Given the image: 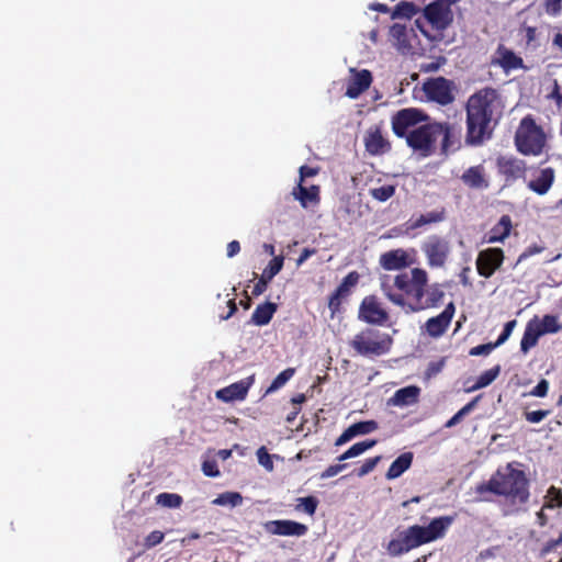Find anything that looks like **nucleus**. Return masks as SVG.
<instances>
[{"instance_id":"nucleus-1","label":"nucleus","mask_w":562,"mask_h":562,"mask_svg":"<svg viewBox=\"0 0 562 562\" xmlns=\"http://www.w3.org/2000/svg\"><path fill=\"white\" fill-rule=\"evenodd\" d=\"M502 111V100L498 91L484 87L468 99L465 143L481 146L493 136Z\"/></svg>"},{"instance_id":"nucleus-2","label":"nucleus","mask_w":562,"mask_h":562,"mask_svg":"<svg viewBox=\"0 0 562 562\" xmlns=\"http://www.w3.org/2000/svg\"><path fill=\"white\" fill-rule=\"evenodd\" d=\"M477 501L487 502L486 494L504 496L513 505H525L530 497L529 480L522 470H518L508 463L504 469H498L486 482L475 486Z\"/></svg>"},{"instance_id":"nucleus-3","label":"nucleus","mask_w":562,"mask_h":562,"mask_svg":"<svg viewBox=\"0 0 562 562\" xmlns=\"http://www.w3.org/2000/svg\"><path fill=\"white\" fill-rule=\"evenodd\" d=\"M427 283V271L423 268H413L409 272H401L394 278L384 276L381 279V289L393 304L403 307L406 312H415V307L425 294Z\"/></svg>"},{"instance_id":"nucleus-4","label":"nucleus","mask_w":562,"mask_h":562,"mask_svg":"<svg viewBox=\"0 0 562 562\" xmlns=\"http://www.w3.org/2000/svg\"><path fill=\"white\" fill-rule=\"evenodd\" d=\"M456 516H440L431 519L427 526L413 525L397 531L395 538L387 543L386 550L392 557H398L423 544L436 541L446 536Z\"/></svg>"},{"instance_id":"nucleus-5","label":"nucleus","mask_w":562,"mask_h":562,"mask_svg":"<svg viewBox=\"0 0 562 562\" xmlns=\"http://www.w3.org/2000/svg\"><path fill=\"white\" fill-rule=\"evenodd\" d=\"M451 137V127L448 123L426 121L409 132L406 144L420 156L429 157L436 153L439 139L441 153L446 154L452 146Z\"/></svg>"},{"instance_id":"nucleus-6","label":"nucleus","mask_w":562,"mask_h":562,"mask_svg":"<svg viewBox=\"0 0 562 562\" xmlns=\"http://www.w3.org/2000/svg\"><path fill=\"white\" fill-rule=\"evenodd\" d=\"M517 150L525 156H539L546 147V134L532 115L524 116L514 137Z\"/></svg>"},{"instance_id":"nucleus-7","label":"nucleus","mask_w":562,"mask_h":562,"mask_svg":"<svg viewBox=\"0 0 562 562\" xmlns=\"http://www.w3.org/2000/svg\"><path fill=\"white\" fill-rule=\"evenodd\" d=\"M393 345L392 337L374 328H364L355 335L350 347L362 357H381L390 352Z\"/></svg>"},{"instance_id":"nucleus-8","label":"nucleus","mask_w":562,"mask_h":562,"mask_svg":"<svg viewBox=\"0 0 562 562\" xmlns=\"http://www.w3.org/2000/svg\"><path fill=\"white\" fill-rule=\"evenodd\" d=\"M420 249L430 268H443L451 255L450 241L437 234L429 235L422 244Z\"/></svg>"},{"instance_id":"nucleus-9","label":"nucleus","mask_w":562,"mask_h":562,"mask_svg":"<svg viewBox=\"0 0 562 562\" xmlns=\"http://www.w3.org/2000/svg\"><path fill=\"white\" fill-rule=\"evenodd\" d=\"M428 119L429 116L417 108L401 109L392 116V131L397 137H405L407 140L409 132Z\"/></svg>"},{"instance_id":"nucleus-10","label":"nucleus","mask_w":562,"mask_h":562,"mask_svg":"<svg viewBox=\"0 0 562 562\" xmlns=\"http://www.w3.org/2000/svg\"><path fill=\"white\" fill-rule=\"evenodd\" d=\"M358 318L369 325L384 326L390 319V314L378 296L367 295L359 305Z\"/></svg>"},{"instance_id":"nucleus-11","label":"nucleus","mask_w":562,"mask_h":562,"mask_svg":"<svg viewBox=\"0 0 562 562\" xmlns=\"http://www.w3.org/2000/svg\"><path fill=\"white\" fill-rule=\"evenodd\" d=\"M423 90L428 100L440 105H448L454 101V83L445 77L426 80L423 85Z\"/></svg>"},{"instance_id":"nucleus-12","label":"nucleus","mask_w":562,"mask_h":562,"mask_svg":"<svg viewBox=\"0 0 562 562\" xmlns=\"http://www.w3.org/2000/svg\"><path fill=\"white\" fill-rule=\"evenodd\" d=\"M496 169L506 183H514L526 178L527 164L525 160L513 155H499L496 158Z\"/></svg>"},{"instance_id":"nucleus-13","label":"nucleus","mask_w":562,"mask_h":562,"mask_svg":"<svg viewBox=\"0 0 562 562\" xmlns=\"http://www.w3.org/2000/svg\"><path fill=\"white\" fill-rule=\"evenodd\" d=\"M360 276L357 271H350L337 286V289L328 297V308L330 311V318H334L336 314L340 313L341 304L346 301L350 294L352 288L359 282Z\"/></svg>"},{"instance_id":"nucleus-14","label":"nucleus","mask_w":562,"mask_h":562,"mask_svg":"<svg viewBox=\"0 0 562 562\" xmlns=\"http://www.w3.org/2000/svg\"><path fill=\"white\" fill-rule=\"evenodd\" d=\"M505 259L503 249L497 247L481 250L476 258V270L481 277L491 278L501 268Z\"/></svg>"},{"instance_id":"nucleus-15","label":"nucleus","mask_w":562,"mask_h":562,"mask_svg":"<svg viewBox=\"0 0 562 562\" xmlns=\"http://www.w3.org/2000/svg\"><path fill=\"white\" fill-rule=\"evenodd\" d=\"M424 15L431 26L437 31L446 30L453 21L451 8L445 2L437 0L424 9Z\"/></svg>"},{"instance_id":"nucleus-16","label":"nucleus","mask_w":562,"mask_h":562,"mask_svg":"<svg viewBox=\"0 0 562 562\" xmlns=\"http://www.w3.org/2000/svg\"><path fill=\"white\" fill-rule=\"evenodd\" d=\"M456 306L453 302L446 305L445 310L437 316L430 317L426 321L423 329L431 338L441 337L450 326V323L454 316Z\"/></svg>"},{"instance_id":"nucleus-17","label":"nucleus","mask_w":562,"mask_h":562,"mask_svg":"<svg viewBox=\"0 0 562 562\" xmlns=\"http://www.w3.org/2000/svg\"><path fill=\"white\" fill-rule=\"evenodd\" d=\"M255 382V375L245 378L238 382L232 383L226 387L217 390L215 393L216 398L225 403L235 401H243L246 398L249 389Z\"/></svg>"},{"instance_id":"nucleus-18","label":"nucleus","mask_w":562,"mask_h":562,"mask_svg":"<svg viewBox=\"0 0 562 562\" xmlns=\"http://www.w3.org/2000/svg\"><path fill=\"white\" fill-rule=\"evenodd\" d=\"M415 259L403 248L392 249L381 254L379 263L386 271L402 270L411 267Z\"/></svg>"},{"instance_id":"nucleus-19","label":"nucleus","mask_w":562,"mask_h":562,"mask_svg":"<svg viewBox=\"0 0 562 562\" xmlns=\"http://www.w3.org/2000/svg\"><path fill=\"white\" fill-rule=\"evenodd\" d=\"M266 530L269 533L277 536H305L308 531V527L304 524L294 520H271L265 525Z\"/></svg>"},{"instance_id":"nucleus-20","label":"nucleus","mask_w":562,"mask_h":562,"mask_svg":"<svg viewBox=\"0 0 562 562\" xmlns=\"http://www.w3.org/2000/svg\"><path fill=\"white\" fill-rule=\"evenodd\" d=\"M350 78L347 82L346 95L350 99H357L372 82V75L368 69L357 70L350 69Z\"/></svg>"},{"instance_id":"nucleus-21","label":"nucleus","mask_w":562,"mask_h":562,"mask_svg":"<svg viewBox=\"0 0 562 562\" xmlns=\"http://www.w3.org/2000/svg\"><path fill=\"white\" fill-rule=\"evenodd\" d=\"M492 65L499 66L505 72L524 68V60L504 44H499L493 57Z\"/></svg>"},{"instance_id":"nucleus-22","label":"nucleus","mask_w":562,"mask_h":562,"mask_svg":"<svg viewBox=\"0 0 562 562\" xmlns=\"http://www.w3.org/2000/svg\"><path fill=\"white\" fill-rule=\"evenodd\" d=\"M284 258L282 256L273 257L268 266L263 269L262 274L252 289V295L258 296L262 294L268 286V283L277 276L283 267Z\"/></svg>"},{"instance_id":"nucleus-23","label":"nucleus","mask_w":562,"mask_h":562,"mask_svg":"<svg viewBox=\"0 0 562 562\" xmlns=\"http://www.w3.org/2000/svg\"><path fill=\"white\" fill-rule=\"evenodd\" d=\"M555 180V171L552 167L540 169L537 177L527 183V188L538 195L549 192Z\"/></svg>"},{"instance_id":"nucleus-24","label":"nucleus","mask_w":562,"mask_h":562,"mask_svg":"<svg viewBox=\"0 0 562 562\" xmlns=\"http://www.w3.org/2000/svg\"><path fill=\"white\" fill-rule=\"evenodd\" d=\"M461 180L467 187L475 190H485L490 186L483 165H476L468 168L462 173Z\"/></svg>"},{"instance_id":"nucleus-25","label":"nucleus","mask_w":562,"mask_h":562,"mask_svg":"<svg viewBox=\"0 0 562 562\" xmlns=\"http://www.w3.org/2000/svg\"><path fill=\"white\" fill-rule=\"evenodd\" d=\"M443 297L445 292L440 283L427 284L425 286V294L415 307V312L437 307L442 303Z\"/></svg>"},{"instance_id":"nucleus-26","label":"nucleus","mask_w":562,"mask_h":562,"mask_svg":"<svg viewBox=\"0 0 562 562\" xmlns=\"http://www.w3.org/2000/svg\"><path fill=\"white\" fill-rule=\"evenodd\" d=\"M420 389L416 385H408L397 390L390 398V404L394 406H409L416 404L419 400Z\"/></svg>"},{"instance_id":"nucleus-27","label":"nucleus","mask_w":562,"mask_h":562,"mask_svg":"<svg viewBox=\"0 0 562 562\" xmlns=\"http://www.w3.org/2000/svg\"><path fill=\"white\" fill-rule=\"evenodd\" d=\"M366 149L370 155H383L391 149V144L379 130L370 132L364 139Z\"/></svg>"},{"instance_id":"nucleus-28","label":"nucleus","mask_w":562,"mask_h":562,"mask_svg":"<svg viewBox=\"0 0 562 562\" xmlns=\"http://www.w3.org/2000/svg\"><path fill=\"white\" fill-rule=\"evenodd\" d=\"M513 228L509 215H503L499 221L486 234V241L490 244L504 241Z\"/></svg>"},{"instance_id":"nucleus-29","label":"nucleus","mask_w":562,"mask_h":562,"mask_svg":"<svg viewBox=\"0 0 562 562\" xmlns=\"http://www.w3.org/2000/svg\"><path fill=\"white\" fill-rule=\"evenodd\" d=\"M277 310L278 305L272 302L259 304L251 315V323L255 324L256 326L268 325Z\"/></svg>"},{"instance_id":"nucleus-30","label":"nucleus","mask_w":562,"mask_h":562,"mask_svg":"<svg viewBox=\"0 0 562 562\" xmlns=\"http://www.w3.org/2000/svg\"><path fill=\"white\" fill-rule=\"evenodd\" d=\"M294 198L300 201L303 207H306L308 203H318L319 202V187L311 186L306 188L299 182V184L293 190Z\"/></svg>"},{"instance_id":"nucleus-31","label":"nucleus","mask_w":562,"mask_h":562,"mask_svg":"<svg viewBox=\"0 0 562 562\" xmlns=\"http://www.w3.org/2000/svg\"><path fill=\"white\" fill-rule=\"evenodd\" d=\"M542 336V331L536 325V319L529 321L526 325L521 341L520 351L527 353L532 347L538 344V339Z\"/></svg>"},{"instance_id":"nucleus-32","label":"nucleus","mask_w":562,"mask_h":562,"mask_svg":"<svg viewBox=\"0 0 562 562\" xmlns=\"http://www.w3.org/2000/svg\"><path fill=\"white\" fill-rule=\"evenodd\" d=\"M413 462V453L412 452H404L401 456H398L390 465L387 472H386V479L387 480H394L398 476H401Z\"/></svg>"},{"instance_id":"nucleus-33","label":"nucleus","mask_w":562,"mask_h":562,"mask_svg":"<svg viewBox=\"0 0 562 562\" xmlns=\"http://www.w3.org/2000/svg\"><path fill=\"white\" fill-rule=\"evenodd\" d=\"M376 445V440L367 439L360 442L352 445L348 450H346L342 454L338 457L339 461H345L347 459L356 458L367 450L373 448Z\"/></svg>"},{"instance_id":"nucleus-34","label":"nucleus","mask_w":562,"mask_h":562,"mask_svg":"<svg viewBox=\"0 0 562 562\" xmlns=\"http://www.w3.org/2000/svg\"><path fill=\"white\" fill-rule=\"evenodd\" d=\"M213 505L236 507L243 504V496L238 492H224L212 501Z\"/></svg>"},{"instance_id":"nucleus-35","label":"nucleus","mask_w":562,"mask_h":562,"mask_svg":"<svg viewBox=\"0 0 562 562\" xmlns=\"http://www.w3.org/2000/svg\"><path fill=\"white\" fill-rule=\"evenodd\" d=\"M536 325L542 335L555 334L562 330V325L554 315H544L540 322L536 321Z\"/></svg>"},{"instance_id":"nucleus-36","label":"nucleus","mask_w":562,"mask_h":562,"mask_svg":"<svg viewBox=\"0 0 562 562\" xmlns=\"http://www.w3.org/2000/svg\"><path fill=\"white\" fill-rule=\"evenodd\" d=\"M445 220V210L432 211L418 216L411 225L412 228H419L427 224L439 223Z\"/></svg>"},{"instance_id":"nucleus-37","label":"nucleus","mask_w":562,"mask_h":562,"mask_svg":"<svg viewBox=\"0 0 562 562\" xmlns=\"http://www.w3.org/2000/svg\"><path fill=\"white\" fill-rule=\"evenodd\" d=\"M182 503V496L176 493L164 492L156 496V504L166 508H179Z\"/></svg>"},{"instance_id":"nucleus-38","label":"nucleus","mask_w":562,"mask_h":562,"mask_svg":"<svg viewBox=\"0 0 562 562\" xmlns=\"http://www.w3.org/2000/svg\"><path fill=\"white\" fill-rule=\"evenodd\" d=\"M480 395L479 396H475L473 400H471L468 404H465L460 411H458L445 425V427L447 428H451L456 425H458L464 416H467L470 412H472L479 400H480Z\"/></svg>"},{"instance_id":"nucleus-39","label":"nucleus","mask_w":562,"mask_h":562,"mask_svg":"<svg viewBox=\"0 0 562 562\" xmlns=\"http://www.w3.org/2000/svg\"><path fill=\"white\" fill-rule=\"evenodd\" d=\"M417 13V8L414 3L407 1L398 2L392 13V18H405L411 19Z\"/></svg>"},{"instance_id":"nucleus-40","label":"nucleus","mask_w":562,"mask_h":562,"mask_svg":"<svg viewBox=\"0 0 562 562\" xmlns=\"http://www.w3.org/2000/svg\"><path fill=\"white\" fill-rule=\"evenodd\" d=\"M499 371H501L499 366H495L494 368H491V369L484 371L477 378L473 389L477 390V389H482V387L490 385L498 376Z\"/></svg>"},{"instance_id":"nucleus-41","label":"nucleus","mask_w":562,"mask_h":562,"mask_svg":"<svg viewBox=\"0 0 562 562\" xmlns=\"http://www.w3.org/2000/svg\"><path fill=\"white\" fill-rule=\"evenodd\" d=\"M295 373L294 368H288L280 372L274 380L271 382L270 386L267 389L266 393H272L277 390L281 389Z\"/></svg>"},{"instance_id":"nucleus-42","label":"nucleus","mask_w":562,"mask_h":562,"mask_svg":"<svg viewBox=\"0 0 562 562\" xmlns=\"http://www.w3.org/2000/svg\"><path fill=\"white\" fill-rule=\"evenodd\" d=\"M395 190H396L395 186L385 184V186H381L379 188H371L369 190V193L373 199H375L380 202H385L394 195Z\"/></svg>"},{"instance_id":"nucleus-43","label":"nucleus","mask_w":562,"mask_h":562,"mask_svg":"<svg viewBox=\"0 0 562 562\" xmlns=\"http://www.w3.org/2000/svg\"><path fill=\"white\" fill-rule=\"evenodd\" d=\"M546 508H560L562 507V491L555 486H550L546 495Z\"/></svg>"},{"instance_id":"nucleus-44","label":"nucleus","mask_w":562,"mask_h":562,"mask_svg":"<svg viewBox=\"0 0 562 562\" xmlns=\"http://www.w3.org/2000/svg\"><path fill=\"white\" fill-rule=\"evenodd\" d=\"M300 503L296 509H303L310 516H313L318 506V499L315 496H306L297 499Z\"/></svg>"},{"instance_id":"nucleus-45","label":"nucleus","mask_w":562,"mask_h":562,"mask_svg":"<svg viewBox=\"0 0 562 562\" xmlns=\"http://www.w3.org/2000/svg\"><path fill=\"white\" fill-rule=\"evenodd\" d=\"M357 436L368 435L379 428L375 420H363L351 425Z\"/></svg>"},{"instance_id":"nucleus-46","label":"nucleus","mask_w":562,"mask_h":562,"mask_svg":"<svg viewBox=\"0 0 562 562\" xmlns=\"http://www.w3.org/2000/svg\"><path fill=\"white\" fill-rule=\"evenodd\" d=\"M380 460H381L380 456L367 459L361 464V467L356 470V475L359 477H362V476L369 474L370 472H372L375 469V467L378 465Z\"/></svg>"},{"instance_id":"nucleus-47","label":"nucleus","mask_w":562,"mask_h":562,"mask_svg":"<svg viewBox=\"0 0 562 562\" xmlns=\"http://www.w3.org/2000/svg\"><path fill=\"white\" fill-rule=\"evenodd\" d=\"M562 546V530L559 531L558 537L555 539H551L547 541L543 547L540 549V557H546L550 552L557 550L558 547Z\"/></svg>"},{"instance_id":"nucleus-48","label":"nucleus","mask_w":562,"mask_h":562,"mask_svg":"<svg viewBox=\"0 0 562 562\" xmlns=\"http://www.w3.org/2000/svg\"><path fill=\"white\" fill-rule=\"evenodd\" d=\"M550 414H551V411H549V409H539V411H532V412H525L524 416L527 422L537 424V423L542 422Z\"/></svg>"},{"instance_id":"nucleus-49","label":"nucleus","mask_w":562,"mask_h":562,"mask_svg":"<svg viewBox=\"0 0 562 562\" xmlns=\"http://www.w3.org/2000/svg\"><path fill=\"white\" fill-rule=\"evenodd\" d=\"M497 346L496 342H488L475 346L470 349L469 355L470 356H487L491 353Z\"/></svg>"},{"instance_id":"nucleus-50","label":"nucleus","mask_w":562,"mask_h":562,"mask_svg":"<svg viewBox=\"0 0 562 562\" xmlns=\"http://www.w3.org/2000/svg\"><path fill=\"white\" fill-rule=\"evenodd\" d=\"M202 472L205 476L216 477L220 475L217 462L215 460H205L202 463Z\"/></svg>"},{"instance_id":"nucleus-51","label":"nucleus","mask_w":562,"mask_h":562,"mask_svg":"<svg viewBox=\"0 0 562 562\" xmlns=\"http://www.w3.org/2000/svg\"><path fill=\"white\" fill-rule=\"evenodd\" d=\"M549 392V382L546 379H541L538 384L527 394L536 397H546Z\"/></svg>"},{"instance_id":"nucleus-52","label":"nucleus","mask_w":562,"mask_h":562,"mask_svg":"<svg viewBox=\"0 0 562 562\" xmlns=\"http://www.w3.org/2000/svg\"><path fill=\"white\" fill-rule=\"evenodd\" d=\"M516 324H517V322L515 319H513V321L507 322L504 325L502 334L499 335V337L495 341L497 344V346L503 345L509 338V336L512 335Z\"/></svg>"},{"instance_id":"nucleus-53","label":"nucleus","mask_w":562,"mask_h":562,"mask_svg":"<svg viewBox=\"0 0 562 562\" xmlns=\"http://www.w3.org/2000/svg\"><path fill=\"white\" fill-rule=\"evenodd\" d=\"M562 0H544V10L549 15L555 16L561 12Z\"/></svg>"},{"instance_id":"nucleus-54","label":"nucleus","mask_w":562,"mask_h":562,"mask_svg":"<svg viewBox=\"0 0 562 562\" xmlns=\"http://www.w3.org/2000/svg\"><path fill=\"white\" fill-rule=\"evenodd\" d=\"M357 437L356 431L353 430V427L350 425L347 429L344 430V432L336 439L335 446L340 447L347 442H349L351 439Z\"/></svg>"},{"instance_id":"nucleus-55","label":"nucleus","mask_w":562,"mask_h":562,"mask_svg":"<svg viewBox=\"0 0 562 562\" xmlns=\"http://www.w3.org/2000/svg\"><path fill=\"white\" fill-rule=\"evenodd\" d=\"M357 437L356 431L353 430V427L350 425L347 429L344 430V432L336 439L335 446L340 447L347 442H349L351 439Z\"/></svg>"},{"instance_id":"nucleus-56","label":"nucleus","mask_w":562,"mask_h":562,"mask_svg":"<svg viewBox=\"0 0 562 562\" xmlns=\"http://www.w3.org/2000/svg\"><path fill=\"white\" fill-rule=\"evenodd\" d=\"M257 456H258V461L262 467H265L267 470H270V471L273 469V462L265 447H261L260 449H258Z\"/></svg>"},{"instance_id":"nucleus-57","label":"nucleus","mask_w":562,"mask_h":562,"mask_svg":"<svg viewBox=\"0 0 562 562\" xmlns=\"http://www.w3.org/2000/svg\"><path fill=\"white\" fill-rule=\"evenodd\" d=\"M347 468L346 463L329 465L325 471L322 472L321 479H328L337 475Z\"/></svg>"},{"instance_id":"nucleus-58","label":"nucleus","mask_w":562,"mask_h":562,"mask_svg":"<svg viewBox=\"0 0 562 562\" xmlns=\"http://www.w3.org/2000/svg\"><path fill=\"white\" fill-rule=\"evenodd\" d=\"M522 31L525 32L526 45L528 47H536L535 42L537 40V29L535 26H524Z\"/></svg>"},{"instance_id":"nucleus-59","label":"nucleus","mask_w":562,"mask_h":562,"mask_svg":"<svg viewBox=\"0 0 562 562\" xmlns=\"http://www.w3.org/2000/svg\"><path fill=\"white\" fill-rule=\"evenodd\" d=\"M443 367H445V358H442L438 361H432L428 364L426 373L428 376L436 375L442 371Z\"/></svg>"},{"instance_id":"nucleus-60","label":"nucleus","mask_w":562,"mask_h":562,"mask_svg":"<svg viewBox=\"0 0 562 562\" xmlns=\"http://www.w3.org/2000/svg\"><path fill=\"white\" fill-rule=\"evenodd\" d=\"M164 533L161 531L155 530L150 532L146 538V544L148 547H154L159 544L164 540Z\"/></svg>"},{"instance_id":"nucleus-61","label":"nucleus","mask_w":562,"mask_h":562,"mask_svg":"<svg viewBox=\"0 0 562 562\" xmlns=\"http://www.w3.org/2000/svg\"><path fill=\"white\" fill-rule=\"evenodd\" d=\"M543 250L542 247L532 245L525 249V251L518 257L517 263L521 262L522 260L529 258L530 256H533L536 254H540Z\"/></svg>"},{"instance_id":"nucleus-62","label":"nucleus","mask_w":562,"mask_h":562,"mask_svg":"<svg viewBox=\"0 0 562 562\" xmlns=\"http://www.w3.org/2000/svg\"><path fill=\"white\" fill-rule=\"evenodd\" d=\"M317 175V169L310 166L300 167V182H303L305 178L314 177Z\"/></svg>"},{"instance_id":"nucleus-63","label":"nucleus","mask_w":562,"mask_h":562,"mask_svg":"<svg viewBox=\"0 0 562 562\" xmlns=\"http://www.w3.org/2000/svg\"><path fill=\"white\" fill-rule=\"evenodd\" d=\"M227 257L233 258L240 251V244L238 240H232L227 244Z\"/></svg>"},{"instance_id":"nucleus-64","label":"nucleus","mask_w":562,"mask_h":562,"mask_svg":"<svg viewBox=\"0 0 562 562\" xmlns=\"http://www.w3.org/2000/svg\"><path fill=\"white\" fill-rule=\"evenodd\" d=\"M470 272H471V268L467 266L461 270V272L459 274L460 282L463 286L472 285V282L470 281V278H469Z\"/></svg>"}]
</instances>
